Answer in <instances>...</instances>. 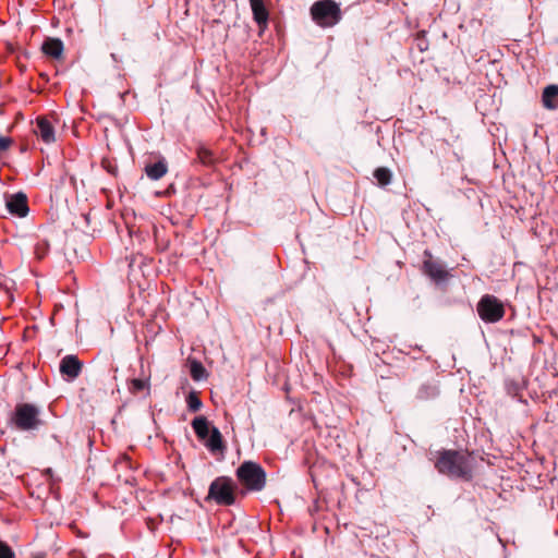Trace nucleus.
<instances>
[{
  "instance_id": "obj_1",
  "label": "nucleus",
  "mask_w": 558,
  "mask_h": 558,
  "mask_svg": "<svg viewBox=\"0 0 558 558\" xmlns=\"http://www.w3.org/2000/svg\"><path fill=\"white\" fill-rule=\"evenodd\" d=\"M437 471L451 478L470 481L472 478V464L468 454L457 450H442L435 463Z\"/></svg>"
},
{
  "instance_id": "obj_2",
  "label": "nucleus",
  "mask_w": 558,
  "mask_h": 558,
  "mask_svg": "<svg viewBox=\"0 0 558 558\" xmlns=\"http://www.w3.org/2000/svg\"><path fill=\"white\" fill-rule=\"evenodd\" d=\"M311 16L320 27H332L342 19L339 3L335 0H318L311 7Z\"/></svg>"
},
{
  "instance_id": "obj_3",
  "label": "nucleus",
  "mask_w": 558,
  "mask_h": 558,
  "mask_svg": "<svg viewBox=\"0 0 558 558\" xmlns=\"http://www.w3.org/2000/svg\"><path fill=\"white\" fill-rule=\"evenodd\" d=\"M40 409L32 403H20L15 407L11 418L12 424L23 432L38 429L43 424Z\"/></svg>"
},
{
  "instance_id": "obj_4",
  "label": "nucleus",
  "mask_w": 558,
  "mask_h": 558,
  "mask_svg": "<svg viewBox=\"0 0 558 558\" xmlns=\"http://www.w3.org/2000/svg\"><path fill=\"white\" fill-rule=\"evenodd\" d=\"M240 482L253 492H260L266 485V472L256 462L245 461L236 470Z\"/></svg>"
},
{
  "instance_id": "obj_5",
  "label": "nucleus",
  "mask_w": 558,
  "mask_h": 558,
  "mask_svg": "<svg viewBox=\"0 0 558 558\" xmlns=\"http://www.w3.org/2000/svg\"><path fill=\"white\" fill-rule=\"evenodd\" d=\"M207 498L215 500L219 505H233L235 498L232 481L225 476L214 480L209 486Z\"/></svg>"
},
{
  "instance_id": "obj_6",
  "label": "nucleus",
  "mask_w": 558,
  "mask_h": 558,
  "mask_svg": "<svg viewBox=\"0 0 558 558\" xmlns=\"http://www.w3.org/2000/svg\"><path fill=\"white\" fill-rule=\"evenodd\" d=\"M477 314L486 323H496L505 315L502 303L494 295L486 294L477 303Z\"/></svg>"
},
{
  "instance_id": "obj_7",
  "label": "nucleus",
  "mask_w": 558,
  "mask_h": 558,
  "mask_svg": "<svg viewBox=\"0 0 558 558\" xmlns=\"http://www.w3.org/2000/svg\"><path fill=\"white\" fill-rule=\"evenodd\" d=\"M424 254L426 256V259L424 260V272L435 282L445 281L448 277V271L442 263L434 259L427 250Z\"/></svg>"
},
{
  "instance_id": "obj_8",
  "label": "nucleus",
  "mask_w": 558,
  "mask_h": 558,
  "mask_svg": "<svg viewBox=\"0 0 558 558\" xmlns=\"http://www.w3.org/2000/svg\"><path fill=\"white\" fill-rule=\"evenodd\" d=\"M5 205L10 214L21 218L25 217L29 211L27 196L23 192L11 195L7 199Z\"/></svg>"
},
{
  "instance_id": "obj_9",
  "label": "nucleus",
  "mask_w": 558,
  "mask_h": 558,
  "mask_svg": "<svg viewBox=\"0 0 558 558\" xmlns=\"http://www.w3.org/2000/svg\"><path fill=\"white\" fill-rule=\"evenodd\" d=\"M34 133L46 144L56 141L54 128L47 118L38 117L36 119Z\"/></svg>"
},
{
  "instance_id": "obj_10",
  "label": "nucleus",
  "mask_w": 558,
  "mask_h": 558,
  "mask_svg": "<svg viewBox=\"0 0 558 558\" xmlns=\"http://www.w3.org/2000/svg\"><path fill=\"white\" fill-rule=\"evenodd\" d=\"M82 363L76 355H65L60 362V373L70 379H75L82 372Z\"/></svg>"
},
{
  "instance_id": "obj_11",
  "label": "nucleus",
  "mask_w": 558,
  "mask_h": 558,
  "mask_svg": "<svg viewBox=\"0 0 558 558\" xmlns=\"http://www.w3.org/2000/svg\"><path fill=\"white\" fill-rule=\"evenodd\" d=\"M250 5L253 13V19L259 26L260 31H264L268 25L269 13L265 7L263 0H250Z\"/></svg>"
},
{
  "instance_id": "obj_12",
  "label": "nucleus",
  "mask_w": 558,
  "mask_h": 558,
  "mask_svg": "<svg viewBox=\"0 0 558 558\" xmlns=\"http://www.w3.org/2000/svg\"><path fill=\"white\" fill-rule=\"evenodd\" d=\"M542 104L548 110L558 109V85H548L542 94Z\"/></svg>"
},
{
  "instance_id": "obj_13",
  "label": "nucleus",
  "mask_w": 558,
  "mask_h": 558,
  "mask_svg": "<svg viewBox=\"0 0 558 558\" xmlns=\"http://www.w3.org/2000/svg\"><path fill=\"white\" fill-rule=\"evenodd\" d=\"M63 49H64L63 43L59 38L49 37L41 45L43 52L49 57L54 58V59H58L59 57H61Z\"/></svg>"
},
{
  "instance_id": "obj_14",
  "label": "nucleus",
  "mask_w": 558,
  "mask_h": 558,
  "mask_svg": "<svg viewBox=\"0 0 558 558\" xmlns=\"http://www.w3.org/2000/svg\"><path fill=\"white\" fill-rule=\"evenodd\" d=\"M168 171V165L165 158L159 159L154 163H147L145 166V173L150 180L161 179Z\"/></svg>"
},
{
  "instance_id": "obj_15",
  "label": "nucleus",
  "mask_w": 558,
  "mask_h": 558,
  "mask_svg": "<svg viewBox=\"0 0 558 558\" xmlns=\"http://www.w3.org/2000/svg\"><path fill=\"white\" fill-rule=\"evenodd\" d=\"M205 446L208 448L211 452L222 451L223 450V444H222V436L221 433L217 427L211 428V433L205 442Z\"/></svg>"
},
{
  "instance_id": "obj_16",
  "label": "nucleus",
  "mask_w": 558,
  "mask_h": 558,
  "mask_svg": "<svg viewBox=\"0 0 558 558\" xmlns=\"http://www.w3.org/2000/svg\"><path fill=\"white\" fill-rule=\"evenodd\" d=\"M192 427L201 440H204L208 437L209 426L208 421L205 416H196L192 421Z\"/></svg>"
},
{
  "instance_id": "obj_17",
  "label": "nucleus",
  "mask_w": 558,
  "mask_h": 558,
  "mask_svg": "<svg viewBox=\"0 0 558 558\" xmlns=\"http://www.w3.org/2000/svg\"><path fill=\"white\" fill-rule=\"evenodd\" d=\"M373 175L380 186L390 184L392 178L391 171L386 167L375 169Z\"/></svg>"
},
{
  "instance_id": "obj_18",
  "label": "nucleus",
  "mask_w": 558,
  "mask_h": 558,
  "mask_svg": "<svg viewBox=\"0 0 558 558\" xmlns=\"http://www.w3.org/2000/svg\"><path fill=\"white\" fill-rule=\"evenodd\" d=\"M129 390L131 393H137L142 390H147V395H149L150 392V384H149V379L146 378V379H140V378H134L130 381V385H129Z\"/></svg>"
},
{
  "instance_id": "obj_19",
  "label": "nucleus",
  "mask_w": 558,
  "mask_h": 558,
  "mask_svg": "<svg viewBox=\"0 0 558 558\" xmlns=\"http://www.w3.org/2000/svg\"><path fill=\"white\" fill-rule=\"evenodd\" d=\"M438 395V389L434 385H422L416 393V398L420 400L433 399Z\"/></svg>"
},
{
  "instance_id": "obj_20",
  "label": "nucleus",
  "mask_w": 558,
  "mask_h": 558,
  "mask_svg": "<svg viewBox=\"0 0 558 558\" xmlns=\"http://www.w3.org/2000/svg\"><path fill=\"white\" fill-rule=\"evenodd\" d=\"M186 404H187V409L191 411V412H197L202 409L203 407V402L202 400L198 398L197 393L195 391H191L187 397H186Z\"/></svg>"
},
{
  "instance_id": "obj_21",
  "label": "nucleus",
  "mask_w": 558,
  "mask_h": 558,
  "mask_svg": "<svg viewBox=\"0 0 558 558\" xmlns=\"http://www.w3.org/2000/svg\"><path fill=\"white\" fill-rule=\"evenodd\" d=\"M61 253L70 264L78 262V251L76 246H63Z\"/></svg>"
},
{
  "instance_id": "obj_22",
  "label": "nucleus",
  "mask_w": 558,
  "mask_h": 558,
  "mask_svg": "<svg viewBox=\"0 0 558 558\" xmlns=\"http://www.w3.org/2000/svg\"><path fill=\"white\" fill-rule=\"evenodd\" d=\"M205 368L202 363L193 361L191 364V376L195 380H201L204 377Z\"/></svg>"
},
{
  "instance_id": "obj_23",
  "label": "nucleus",
  "mask_w": 558,
  "mask_h": 558,
  "mask_svg": "<svg viewBox=\"0 0 558 558\" xmlns=\"http://www.w3.org/2000/svg\"><path fill=\"white\" fill-rule=\"evenodd\" d=\"M198 159L204 165H211L214 162V157L210 150L205 147H201L197 150Z\"/></svg>"
},
{
  "instance_id": "obj_24",
  "label": "nucleus",
  "mask_w": 558,
  "mask_h": 558,
  "mask_svg": "<svg viewBox=\"0 0 558 558\" xmlns=\"http://www.w3.org/2000/svg\"><path fill=\"white\" fill-rule=\"evenodd\" d=\"M13 550L2 541H0V558H14Z\"/></svg>"
},
{
  "instance_id": "obj_25",
  "label": "nucleus",
  "mask_w": 558,
  "mask_h": 558,
  "mask_svg": "<svg viewBox=\"0 0 558 558\" xmlns=\"http://www.w3.org/2000/svg\"><path fill=\"white\" fill-rule=\"evenodd\" d=\"M78 251V262L85 260L90 256V252L88 250V246H76Z\"/></svg>"
},
{
  "instance_id": "obj_26",
  "label": "nucleus",
  "mask_w": 558,
  "mask_h": 558,
  "mask_svg": "<svg viewBox=\"0 0 558 558\" xmlns=\"http://www.w3.org/2000/svg\"><path fill=\"white\" fill-rule=\"evenodd\" d=\"M12 144V140L8 136L0 135V151L7 150Z\"/></svg>"
},
{
  "instance_id": "obj_27",
  "label": "nucleus",
  "mask_w": 558,
  "mask_h": 558,
  "mask_svg": "<svg viewBox=\"0 0 558 558\" xmlns=\"http://www.w3.org/2000/svg\"><path fill=\"white\" fill-rule=\"evenodd\" d=\"M47 247H48V246H37V247H36V250H35V252H34V254L36 255V257H37L38 259L44 258V256H45V254H46V248H47Z\"/></svg>"
},
{
  "instance_id": "obj_28",
  "label": "nucleus",
  "mask_w": 558,
  "mask_h": 558,
  "mask_svg": "<svg viewBox=\"0 0 558 558\" xmlns=\"http://www.w3.org/2000/svg\"><path fill=\"white\" fill-rule=\"evenodd\" d=\"M111 58H112L113 60H117V57H116V54H114V53H111Z\"/></svg>"
}]
</instances>
